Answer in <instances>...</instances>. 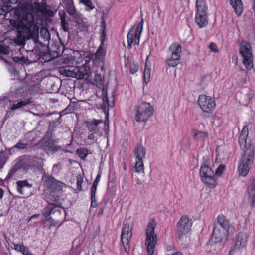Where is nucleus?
<instances>
[{"instance_id": "f257e3e1", "label": "nucleus", "mask_w": 255, "mask_h": 255, "mask_svg": "<svg viewBox=\"0 0 255 255\" xmlns=\"http://www.w3.org/2000/svg\"><path fill=\"white\" fill-rule=\"evenodd\" d=\"M255 155V147L254 145H248L240 157L238 165L239 173L245 176L249 173L253 163Z\"/></svg>"}, {"instance_id": "f03ea898", "label": "nucleus", "mask_w": 255, "mask_h": 255, "mask_svg": "<svg viewBox=\"0 0 255 255\" xmlns=\"http://www.w3.org/2000/svg\"><path fill=\"white\" fill-rule=\"evenodd\" d=\"M31 39L33 43L36 45L39 50V54L43 53L45 46L38 41V30L34 29L32 31L30 29L27 30L26 32H19L16 37L14 39L15 43L18 46H24L25 44L26 40Z\"/></svg>"}, {"instance_id": "7ed1b4c3", "label": "nucleus", "mask_w": 255, "mask_h": 255, "mask_svg": "<svg viewBox=\"0 0 255 255\" xmlns=\"http://www.w3.org/2000/svg\"><path fill=\"white\" fill-rule=\"evenodd\" d=\"M136 115L135 119L137 122L146 123L153 115L154 109L148 102L140 100L135 106Z\"/></svg>"}, {"instance_id": "20e7f679", "label": "nucleus", "mask_w": 255, "mask_h": 255, "mask_svg": "<svg viewBox=\"0 0 255 255\" xmlns=\"http://www.w3.org/2000/svg\"><path fill=\"white\" fill-rule=\"evenodd\" d=\"M208 6L205 0H196L195 23L200 28L206 27L208 23Z\"/></svg>"}, {"instance_id": "39448f33", "label": "nucleus", "mask_w": 255, "mask_h": 255, "mask_svg": "<svg viewBox=\"0 0 255 255\" xmlns=\"http://www.w3.org/2000/svg\"><path fill=\"white\" fill-rule=\"evenodd\" d=\"M199 175L201 181L206 186L215 188L218 184L216 177L212 168L205 163L202 164L199 170Z\"/></svg>"}, {"instance_id": "423d86ee", "label": "nucleus", "mask_w": 255, "mask_h": 255, "mask_svg": "<svg viewBox=\"0 0 255 255\" xmlns=\"http://www.w3.org/2000/svg\"><path fill=\"white\" fill-rule=\"evenodd\" d=\"M239 52L246 69L251 70L253 68V55L250 43L247 42H242L240 45Z\"/></svg>"}, {"instance_id": "0eeeda50", "label": "nucleus", "mask_w": 255, "mask_h": 255, "mask_svg": "<svg viewBox=\"0 0 255 255\" xmlns=\"http://www.w3.org/2000/svg\"><path fill=\"white\" fill-rule=\"evenodd\" d=\"M155 226V222L152 219L149 223L146 230L145 245L147 247L148 255H153L154 249L157 243V236L154 234Z\"/></svg>"}, {"instance_id": "6e6552de", "label": "nucleus", "mask_w": 255, "mask_h": 255, "mask_svg": "<svg viewBox=\"0 0 255 255\" xmlns=\"http://www.w3.org/2000/svg\"><path fill=\"white\" fill-rule=\"evenodd\" d=\"M144 20L142 18L140 22L137 25H133L130 29L128 35V48L130 49L135 40V44L138 45L139 44L140 35L143 30Z\"/></svg>"}, {"instance_id": "1a4fd4ad", "label": "nucleus", "mask_w": 255, "mask_h": 255, "mask_svg": "<svg viewBox=\"0 0 255 255\" xmlns=\"http://www.w3.org/2000/svg\"><path fill=\"white\" fill-rule=\"evenodd\" d=\"M146 149L142 145L139 144L136 146L134 148V154L136 157L135 164L133 167V171L135 172L144 173V165L143 159L145 158Z\"/></svg>"}, {"instance_id": "9d476101", "label": "nucleus", "mask_w": 255, "mask_h": 255, "mask_svg": "<svg viewBox=\"0 0 255 255\" xmlns=\"http://www.w3.org/2000/svg\"><path fill=\"white\" fill-rule=\"evenodd\" d=\"M168 50L172 52V55L170 58L166 59V63L169 67H176L180 63L181 46L177 43H173Z\"/></svg>"}, {"instance_id": "9b49d317", "label": "nucleus", "mask_w": 255, "mask_h": 255, "mask_svg": "<svg viewBox=\"0 0 255 255\" xmlns=\"http://www.w3.org/2000/svg\"><path fill=\"white\" fill-rule=\"evenodd\" d=\"M30 7L32 12L45 17H52L54 15V12L51 9H47V5L45 2H39L38 0L31 2Z\"/></svg>"}, {"instance_id": "f8f14e48", "label": "nucleus", "mask_w": 255, "mask_h": 255, "mask_svg": "<svg viewBox=\"0 0 255 255\" xmlns=\"http://www.w3.org/2000/svg\"><path fill=\"white\" fill-rule=\"evenodd\" d=\"M132 226H130L127 222L123 223V227L122 228L121 239L123 246L124 248L125 252L128 254L129 251V244L130 239L132 236Z\"/></svg>"}, {"instance_id": "ddd939ff", "label": "nucleus", "mask_w": 255, "mask_h": 255, "mask_svg": "<svg viewBox=\"0 0 255 255\" xmlns=\"http://www.w3.org/2000/svg\"><path fill=\"white\" fill-rule=\"evenodd\" d=\"M220 228L219 226L218 227L214 226L212 239L215 244H219L220 247L222 248L228 240L229 232L223 229V228Z\"/></svg>"}, {"instance_id": "4468645a", "label": "nucleus", "mask_w": 255, "mask_h": 255, "mask_svg": "<svg viewBox=\"0 0 255 255\" xmlns=\"http://www.w3.org/2000/svg\"><path fill=\"white\" fill-rule=\"evenodd\" d=\"M192 224V219L187 216H182L177 224V235L178 238L181 240L183 236L187 234Z\"/></svg>"}, {"instance_id": "2eb2a0df", "label": "nucleus", "mask_w": 255, "mask_h": 255, "mask_svg": "<svg viewBox=\"0 0 255 255\" xmlns=\"http://www.w3.org/2000/svg\"><path fill=\"white\" fill-rule=\"evenodd\" d=\"M248 239V236L245 232H239L236 236L234 243L230 247L229 255H233L235 251L240 250L245 247Z\"/></svg>"}, {"instance_id": "dca6fc26", "label": "nucleus", "mask_w": 255, "mask_h": 255, "mask_svg": "<svg viewBox=\"0 0 255 255\" xmlns=\"http://www.w3.org/2000/svg\"><path fill=\"white\" fill-rule=\"evenodd\" d=\"M198 103L203 112L211 113L216 107L215 100L210 96L201 95L199 96Z\"/></svg>"}, {"instance_id": "f3484780", "label": "nucleus", "mask_w": 255, "mask_h": 255, "mask_svg": "<svg viewBox=\"0 0 255 255\" xmlns=\"http://www.w3.org/2000/svg\"><path fill=\"white\" fill-rule=\"evenodd\" d=\"M100 31V45L98 47V49L97 50L94 55L89 54L91 57H100L103 59L105 55L106 52L104 49L103 45L106 37V23L103 17H102L101 19Z\"/></svg>"}, {"instance_id": "a211bd4d", "label": "nucleus", "mask_w": 255, "mask_h": 255, "mask_svg": "<svg viewBox=\"0 0 255 255\" xmlns=\"http://www.w3.org/2000/svg\"><path fill=\"white\" fill-rule=\"evenodd\" d=\"M41 147L47 154H53L61 150V147L56 143L51 137L45 136L41 141Z\"/></svg>"}, {"instance_id": "6ab92c4d", "label": "nucleus", "mask_w": 255, "mask_h": 255, "mask_svg": "<svg viewBox=\"0 0 255 255\" xmlns=\"http://www.w3.org/2000/svg\"><path fill=\"white\" fill-rule=\"evenodd\" d=\"M54 203L50 204L47 207L44 208L42 211L43 217L51 218V215L52 213L58 212L60 213V209H56L57 207H60L62 205V203L60 202L54 200Z\"/></svg>"}, {"instance_id": "aec40b11", "label": "nucleus", "mask_w": 255, "mask_h": 255, "mask_svg": "<svg viewBox=\"0 0 255 255\" xmlns=\"http://www.w3.org/2000/svg\"><path fill=\"white\" fill-rule=\"evenodd\" d=\"M114 103L110 105L109 102V99L107 95L104 96L103 98V103L99 104L97 106V108L98 109L102 110V111L105 114L106 120L105 121V125H109V107H113L114 106Z\"/></svg>"}, {"instance_id": "412c9836", "label": "nucleus", "mask_w": 255, "mask_h": 255, "mask_svg": "<svg viewBox=\"0 0 255 255\" xmlns=\"http://www.w3.org/2000/svg\"><path fill=\"white\" fill-rule=\"evenodd\" d=\"M19 0H0V15H5L10 11L11 4H16Z\"/></svg>"}, {"instance_id": "4be33fe9", "label": "nucleus", "mask_w": 255, "mask_h": 255, "mask_svg": "<svg viewBox=\"0 0 255 255\" xmlns=\"http://www.w3.org/2000/svg\"><path fill=\"white\" fill-rule=\"evenodd\" d=\"M214 226L218 227L219 226L220 229L223 228L227 231L229 232V229L231 227V225L229 224V221L223 215H219L217 218V221H215L214 224Z\"/></svg>"}, {"instance_id": "5701e85b", "label": "nucleus", "mask_w": 255, "mask_h": 255, "mask_svg": "<svg viewBox=\"0 0 255 255\" xmlns=\"http://www.w3.org/2000/svg\"><path fill=\"white\" fill-rule=\"evenodd\" d=\"M75 70L77 74V79H82L88 77L90 72V68L89 66L82 65L76 68Z\"/></svg>"}, {"instance_id": "b1692460", "label": "nucleus", "mask_w": 255, "mask_h": 255, "mask_svg": "<svg viewBox=\"0 0 255 255\" xmlns=\"http://www.w3.org/2000/svg\"><path fill=\"white\" fill-rule=\"evenodd\" d=\"M44 181L46 182L48 187L52 189H55L58 190L62 189V187L60 184V183L55 180L52 176H45Z\"/></svg>"}, {"instance_id": "393cba45", "label": "nucleus", "mask_w": 255, "mask_h": 255, "mask_svg": "<svg viewBox=\"0 0 255 255\" xmlns=\"http://www.w3.org/2000/svg\"><path fill=\"white\" fill-rule=\"evenodd\" d=\"M247 193L251 205L253 207L255 203V178L253 180L251 185L248 187Z\"/></svg>"}, {"instance_id": "a878e982", "label": "nucleus", "mask_w": 255, "mask_h": 255, "mask_svg": "<svg viewBox=\"0 0 255 255\" xmlns=\"http://www.w3.org/2000/svg\"><path fill=\"white\" fill-rule=\"evenodd\" d=\"M230 3L235 12L238 15H240L243 11V6L241 0H230Z\"/></svg>"}, {"instance_id": "bb28decb", "label": "nucleus", "mask_w": 255, "mask_h": 255, "mask_svg": "<svg viewBox=\"0 0 255 255\" xmlns=\"http://www.w3.org/2000/svg\"><path fill=\"white\" fill-rule=\"evenodd\" d=\"M17 190L21 195L24 194L22 189L24 187L31 188L32 184L28 183L27 180H19L16 182Z\"/></svg>"}, {"instance_id": "cd10ccee", "label": "nucleus", "mask_w": 255, "mask_h": 255, "mask_svg": "<svg viewBox=\"0 0 255 255\" xmlns=\"http://www.w3.org/2000/svg\"><path fill=\"white\" fill-rule=\"evenodd\" d=\"M65 5V9L68 14H71L76 9L74 5L73 0H62Z\"/></svg>"}, {"instance_id": "c85d7f7f", "label": "nucleus", "mask_w": 255, "mask_h": 255, "mask_svg": "<svg viewBox=\"0 0 255 255\" xmlns=\"http://www.w3.org/2000/svg\"><path fill=\"white\" fill-rule=\"evenodd\" d=\"M30 103L31 100L30 99L21 100L18 102L17 103H13L11 105L10 109L15 111L26 106V105L29 104Z\"/></svg>"}, {"instance_id": "c756f323", "label": "nucleus", "mask_w": 255, "mask_h": 255, "mask_svg": "<svg viewBox=\"0 0 255 255\" xmlns=\"http://www.w3.org/2000/svg\"><path fill=\"white\" fill-rule=\"evenodd\" d=\"M69 15L72 17L73 21L77 25H80L83 23L82 15L77 10L75 12H72L71 14Z\"/></svg>"}, {"instance_id": "7c9ffc66", "label": "nucleus", "mask_w": 255, "mask_h": 255, "mask_svg": "<svg viewBox=\"0 0 255 255\" xmlns=\"http://www.w3.org/2000/svg\"><path fill=\"white\" fill-rule=\"evenodd\" d=\"M79 3L86 6L85 10L86 11L90 12L95 8L92 0H80Z\"/></svg>"}, {"instance_id": "2f4dec72", "label": "nucleus", "mask_w": 255, "mask_h": 255, "mask_svg": "<svg viewBox=\"0 0 255 255\" xmlns=\"http://www.w3.org/2000/svg\"><path fill=\"white\" fill-rule=\"evenodd\" d=\"M196 140L204 141L208 138V134L206 132L197 131L193 135Z\"/></svg>"}, {"instance_id": "473e14b6", "label": "nucleus", "mask_w": 255, "mask_h": 255, "mask_svg": "<svg viewBox=\"0 0 255 255\" xmlns=\"http://www.w3.org/2000/svg\"><path fill=\"white\" fill-rule=\"evenodd\" d=\"M103 121L101 120H95L94 119L91 122L87 123V127L90 131H94L97 129V126L99 124L102 123Z\"/></svg>"}, {"instance_id": "72a5a7b5", "label": "nucleus", "mask_w": 255, "mask_h": 255, "mask_svg": "<svg viewBox=\"0 0 255 255\" xmlns=\"http://www.w3.org/2000/svg\"><path fill=\"white\" fill-rule=\"evenodd\" d=\"M31 3H29V9L30 10V12L27 13L26 14L25 16L23 17V20L25 21L29 26H31L32 25L33 22H34V17L33 14H34L33 13L31 10L30 4ZM37 14L36 13H35Z\"/></svg>"}, {"instance_id": "f704fd0d", "label": "nucleus", "mask_w": 255, "mask_h": 255, "mask_svg": "<svg viewBox=\"0 0 255 255\" xmlns=\"http://www.w3.org/2000/svg\"><path fill=\"white\" fill-rule=\"evenodd\" d=\"M20 169V165L19 164H15L14 166L12 167L10 171H9L8 174L5 178V180H9L11 177H12Z\"/></svg>"}, {"instance_id": "c9c22d12", "label": "nucleus", "mask_w": 255, "mask_h": 255, "mask_svg": "<svg viewBox=\"0 0 255 255\" xmlns=\"http://www.w3.org/2000/svg\"><path fill=\"white\" fill-rule=\"evenodd\" d=\"M247 137H245V136H239V139H238L239 144H240V147L241 148H243L244 150L247 148L248 145H253V144H252L250 143H247Z\"/></svg>"}, {"instance_id": "e433bc0d", "label": "nucleus", "mask_w": 255, "mask_h": 255, "mask_svg": "<svg viewBox=\"0 0 255 255\" xmlns=\"http://www.w3.org/2000/svg\"><path fill=\"white\" fill-rule=\"evenodd\" d=\"M150 68H147L146 63L145 65L144 71L143 72V78L146 83L150 81Z\"/></svg>"}, {"instance_id": "4c0bfd02", "label": "nucleus", "mask_w": 255, "mask_h": 255, "mask_svg": "<svg viewBox=\"0 0 255 255\" xmlns=\"http://www.w3.org/2000/svg\"><path fill=\"white\" fill-rule=\"evenodd\" d=\"M76 153L79 157L83 160H85V158H86L88 155V151L86 149L84 148H80L77 149Z\"/></svg>"}, {"instance_id": "58836bf2", "label": "nucleus", "mask_w": 255, "mask_h": 255, "mask_svg": "<svg viewBox=\"0 0 255 255\" xmlns=\"http://www.w3.org/2000/svg\"><path fill=\"white\" fill-rule=\"evenodd\" d=\"M7 160L8 157L5 152L3 151H0V166L2 165L3 167Z\"/></svg>"}, {"instance_id": "ea45409f", "label": "nucleus", "mask_w": 255, "mask_h": 255, "mask_svg": "<svg viewBox=\"0 0 255 255\" xmlns=\"http://www.w3.org/2000/svg\"><path fill=\"white\" fill-rule=\"evenodd\" d=\"M225 166L223 164H220L218 167L216 169L214 172L215 175L216 177V180H217L218 177L220 176L224 172Z\"/></svg>"}, {"instance_id": "a19ab883", "label": "nucleus", "mask_w": 255, "mask_h": 255, "mask_svg": "<svg viewBox=\"0 0 255 255\" xmlns=\"http://www.w3.org/2000/svg\"><path fill=\"white\" fill-rule=\"evenodd\" d=\"M27 146V142L24 143L22 140H20L19 142L13 147V148H17L19 150H22L26 148Z\"/></svg>"}, {"instance_id": "79ce46f5", "label": "nucleus", "mask_w": 255, "mask_h": 255, "mask_svg": "<svg viewBox=\"0 0 255 255\" xmlns=\"http://www.w3.org/2000/svg\"><path fill=\"white\" fill-rule=\"evenodd\" d=\"M49 85L50 86V90L51 93H56L58 91V85L56 84L55 82L50 81Z\"/></svg>"}, {"instance_id": "37998d69", "label": "nucleus", "mask_w": 255, "mask_h": 255, "mask_svg": "<svg viewBox=\"0 0 255 255\" xmlns=\"http://www.w3.org/2000/svg\"><path fill=\"white\" fill-rule=\"evenodd\" d=\"M62 168V164L59 162L58 164H54L52 169V172L54 174H57Z\"/></svg>"}, {"instance_id": "c03bdc74", "label": "nucleus", "mask_w": 255, "mask_h": 255, "mask_svg": "<svg viewBox=\"0 0 255 255\" xmlns=\"http://www.w3.org/2000/svg\"><path fill=\"white\" fill-rule=\"evenodd\" d=\"M83 183V178L81 176H78L77 177V188L76 190L78 192H80L82 191V184Z\"/></svg>"}, {"instance_id": "a18cd8bd", "label": "nucleus", "mask_w": 255, "mask_h": 255, "mask_svg": "<svg viewBox=\"0 0 255 255\" xmlns=\"http://www.w3.org/2000/svg\"><path fill=\"white\" fill-rule=\"evenodd\" d=\"M52 49H51L52 51L54 53V56H58L60 53V48H61L59 45H55L54 46H52Z\"/></svg>"}, {"instance_id": "49530a36", "label": "nucleus", "mask_w": 255, "mask_h": 255, "mask_svg": "<svg viewBox=\"0 0 255 255\" xmlns=\"http://www.w3.org/2000/svg\"><path fill=\"white\" fill-rule=\"evenodd\" d=\"M139 69V65L137 63H133L131 64L130 67L129 71L132 74L135 73Z\"/></svg>"}, {"instance_id": "de8ad7c7", "label": "nucleus", "mask_w": 255, "mask_h": 255, "mask_svg": "<svg viewBox=\"0 0 255 255\" xmlns=\"http://www.w3.org/2000/svg\"><path fill=\"white\" fill-rule=\"evenodd\" d=\"M41 35L43 36V37L46 40L50 39V34L48 30L46 28H43L40 31Z\"/></svg>"}, {"instance_id": "09e8293b", "label": "nucleus", "mask_w": 255, "mask_h": 255, "mask_svg": "<svg viewBox=\"0 0 255 255\" xmlns=\"http://www.w3.org/2000/svg\"><path fill=\"white\" fill-rule=\"evenodd\" d=\"M92 61L93 64L97 67L99 66L100 65V64L103 63L104 62L103 59H102V58L95 57H94Z\"/></svg>"}, {"instance_id": "8fccbe9b", "label": "nucleus", "mask_w": 255, "mask_h": 255, "mask_svg": "<svg viewBox=\"0 0 255 255\" xmlns=\"http://www.w3.org/2000/svg\"><path fill=\"white\" fill-rule=\"evenodd\" d=\"M100 178H101V175L100 174H98L97 175V176L93 183V185H92V188H91V190H97V185H98V183L100 180Z\"/></svg>"}, {"instance_id": "3c124183", "label": "nucleus", "mask_w": 255, "mask_h": 255, "mask_svg": "<svg viewBox=\"0 0 255 255\" xmlns=\"http://www.w3.org/2000/svg\"><path fill=\"white\" fill-rule=\"evenodd\" d=\"M14 115V111L10 109V107L7 110L6 115L4 118V120L6 121L10 118L12 117Z\"/></svg>"}, {"instance_id": "603ef678", "label": "nucleus", "mask_w": 255, "mask_h": 255, "mask_svg": "<svg viewBox=\"0 0 255 255\" xmlns=\"http://www.w3.org/2000/svg\"><path fill=\"white\" fill-rule=\"evenodd\" d=\"M249 134V129L247 126H244L241 131L240 136L248 137Z\"/></svg>"}, {"instance_id": "864d4df0", "label": "nucleus", "mask_w": 255, "mask_h": 255, "mask_svg": "<svg viewBox=\"0 0 255 255\" xmlns=\"http://www.w3.org/2000/svg\"><path fill=\"white\" fill-rule=\"evenodd\" d=\"M13 61L16 63L19 62H26V59L24 56H21L20 57L18 56H14L12 57Z\"/></svg>"}, {"instance_id": "5fc2aeb1", "label": "nucleus", "mask_w": 255, "mask_h": 255, "mask_svg": "<svg viewBox=\"0 0 255 255\" xmlns=\"http://www.w3.org/2000/svg\"><path fill=\"white\" fill-rule=\"evenodd\" d=\"M66 76L67 77L76 78V79H77V74L76 70H75V69L74 71L69 70V71H67Z\"/></svg>"}, {"instance_id": "6e6d98bb", "label": "nucleus", "mask_w": 255, "mask_h": 255, "mask_svg": "<svg viewBox=\"0 0 255 255\" xmlns=\"http://www.w3.org/2000/svg\"><path fill=\"white\" fill-rule=\"evenodd\" d=\"M58 15L59 16L60 21L66 20V14L64 10H60L58 12Z\"/></svg>"}, {"instance_id": "4d7b16f0", "label": "nucleus", "mask_w": 255, "mask_h": 255, "mask_svg": "<svg viewBox=\"0 0 255 255\" xmlns=\"http://www.w3.org/2000/svg\"><path fill=\"white\" fill-rule=\"evenodd\" d=\"M0 53L7 54L9 53L8 47L0 45Z\"/></svg>"}, {"instance_id": "13d9d810", "label": "nucleus", "mask_w": 255, "mask_h": 255, "mask_svg": "<svg viewBox=\"0 0 255 255\" xmlns=\"http://www.w3.org/2000/svg\"><path fill=\"white\" fill-rule=\"evenodd\" d=\"M104 79V75L101 74L97 73L95 75L94 80L96 82H102Z\"/></svg>"}, {"instance_id": "bf43d9fd", "label": "nucleus", "mask_w": 255, "mask_h": 255, "mask_svg": "<svg viewBox=\"0 0 255 255\" xmlns=\"http://www.w3.org/2000/svg\"><path fill=\"white\" fill-rule=\"evenodd\" d=\"M61 25L62 28L63 29L64 31H65V32L68 31V30H69L68 24L66 22V20L61 21Z\"/></svg>"}, {"instance_id": "052dcab7", "label": "nucleus", "mask_w": 255, "mask_h": 255, "mask_svg": "<svg viewBox=\"0 0 255 255\" xmlns=\"http://www.w3.org/2000/svg\"><path fill=\"white\" fill-rule=\"evenodd\" d=\"M8 102V100L6 97L0 98V106L4 107Z\"/></svg>"}, {"instance_id": "680f3d73", "label": "nucleus", "mask_w": 255, "mask_h": 255, "mask_svg": "<svg viewBox=\"0 0 255 255\" xmlns=\"http://www.w3.org/2000/svg\"><path fill=\"white\" fill-rule=\"evenodd\" d=\"M96 190H91V202H96Z\"/></svg>"}, {"instance_id": "e2e57ef3", "label": "nucleus", "mask_w": 255, "mask_h": 255, "mask_svg": "<svg viewBox=\"0 0 255 255\" xmlns=\"http://www.w3.org/2000/svg\"><path fill=\"white\" fill-rule=\"evenodd\" d=\"M49 227L50 228L51 227L55 226L58 223V221L57 220H55L52 218H50V220L49 221Z\"/></svg>"}, {"instance_id": "0e129e2a", "label": "nucleus", "mask_w": 255, "mask_h": 255, "mask_svg": "<svg viewBox=\"0 0 255 255\" xmlns=\"http://www.w3.org/2000/svg\"><path fill=\"white\" fill-rule=\"evenodd\" d=\"M209 48L212 51L215 52H217L218 51V50L216 48V45L214 43H212V42L211 43L209 44Z\"/></svg>"}, {"instance_id": "69168bd1", "label": "nucleus", "mask_w": 255, "mask_h": 255, "mask_svg": "<svg viewBox=\"0 0 255 255\" xmlns=\"http://www.w3.org/2000/svg\"><path fill=\"white\" fill-rule=\"evenodd\" d=\"M13 244L14 245V249L16 251H18V252L21 251V249L22 247H23V245L17 244H15V243H13Z\"/></svg>"}, {"instance_id": "338daca9", "label": "nucleus", "mask_w": 255, "mask_h": 255, "mask_svg": "<svg viewBox=\"0 0 255 255\" xmlns=\"http://www.w3.org/2000/svg\"><path fill=\"white\" fill-rule=\"evenodd\" d=\"M19 252L22 253L23 255H25L29 252V249L27 247L23 246Z\"/></svg>"}, {"instance_id": "774afa93", "label": "nucleus", "mask_w": 255, "mask_h": 255, "mask_svg": "<svg viewBox=\"0 0 255 255\" xmlns=\"http://www.w3.org/2000/svg\"><path fill=\"white\" fill-rule=\"evenodd\" d=\"M40 216L39 214H35L28 218V222L34 218H38Z\"/></svg>"}]
</instances>
